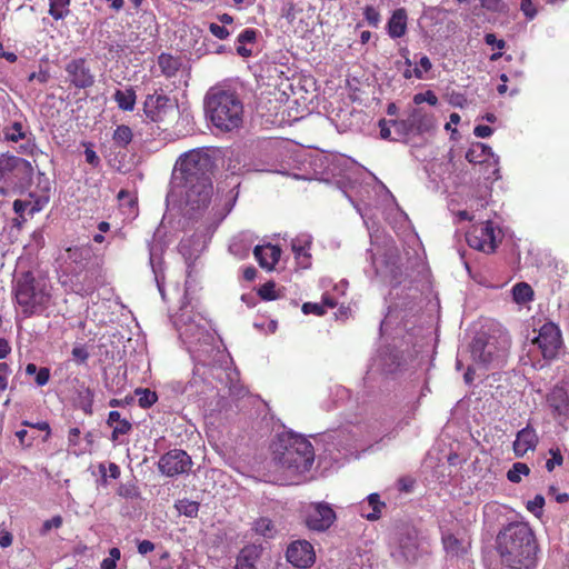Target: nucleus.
<instances>
[{
	"mask_svg": "<svg viewBox=\"0 0 569 569\" xmlns=\"http://www.w3.org/2000/svg\"><path fill=\"white\" fill-rule=\"evenodd\" d=\"M442 542L446 551L452 556H458L467 549V543L451 533L443 536Z\"/></svg>",
	"mask_w": 569,
	"mask_h": 569,
	"instance_id": "obj_27",
	"label": "nucleus"
},
{
	"mask_svg": "<svg viewBox=\"0 0 569 569\" xmlns=\"http://www.w3.org/2000/svg\"><path fill=\"white\" fill-rule=\"evenodd\" d=\"M176 507L181 515L187 517H196L199 511V503L187 499L179 500Z\"/></svg>",
	"mask_w": 569,
	"mask_h": 569,
	"instance_id": "obj_36",
	"label": "nucleus"
},
{
	"mask_svg": "<svg viewBox=\"0 0 569 569\" xmlns=\"http://www.w3.org/2000/svg\"><path fill=\"white\" fill-rule=\"evenodd\" d=\"M545 505V498L540 495H537L532 500L528 501L527 509L535 515H539Z\"/></svg>",
	"mask_w": 569,
	"mask_h": 569,
	"instance_id": "obj_44",
	"label": "nucleus"
},
{
	"mask_svg": "<svg viewBox=\"0 0 569 569\" xmlns=\"http://www.w3.org/2000/svg\"><path fill=\"white\" fill-rule=\"evenodd\" d=\"M532 342L539 347L543 358L552 359L557 356L562 343L560 330L552 322L545 323Z\"/></svg>",
	"mask_w": 569,
	"mask_h": 569,
	"instance_id": "obj_12",
	"label": "nucleus"
},
{
	"mask_svg": "<svg viewBox=\"0 0 569 569\" xmlns=\"http://www.w3.org/2000/svg\"><path fill=\"white\" fill-rule=\"evenodd\" d=\"M51 284L47 278L34 277L31 272L23 273L16 283V300L26 316L41 313L52 299Z\"/></svg>",
	"mask_w": 569,
	"mask_h": 569,
	"instance_id": "obj_4",
	"label": "nucleus"
},
{
	"mask_svg": "<svg viewBox=\"0 0 569 569\" xmlns=\"http://www.w3.org/2000/svg\"><path fill=\"white\" fill-rule=\"evenodd\" d=\"M253 530L264 538H273L277 532L274 525L268 518L258 519L253 525Z\"/></svg>",
	"mask_w": 569,
	"mask_h": 569,
	"instance_id": "obj_30",
	"label": "nucleus"
},
{
	"mask_svg": "<svg viewBox=\"0 0 569 569\" xmlns=\"http://www.w3.org/2000/svg\"><path fill=\"white\" fill-rule=\"evenodd\" d=\"M66 71L68 73L69 80L77 88L84 89L91 87L94 82V78L83 59H76L70 61L66 66Z\"/></svg>",
	"mask_w": 569,
	"mask_h": 569,
	"instance_id": "obj_17",
	"label": "nucleus"
},
{
	"mask_svg": "<svg viewBox=\"0 0 569 569\" xmlns=\"http://www.w3.org/2000/svg\"><path fill=\"white\" fill-rule=\"evenodd\" d=\"M257 32L253 29L243 30L237 38L238 43H252L256 41Z\"/></svg>",
	"mask_w": 569,
	"mask_h": 569,
	"instance_id": "obj_49",
	"label": "nucleus"
},
{
	"mask_svg": "<svg viewBox=\"0 0 569 569\" xmlns=\"http://www.w3.org/2000/svg\"><path fill=\"white\" fill-rule=\"evenodd\" d=\"M403 77L406 79H410L412 77H416L417 79H422V70L420 68H407L405 71H403Z\"/></svg>",
	"mask_w": 569,
	"mask_h": 569,
	"instance_id": "obj_60",
	"label": "nucleus"
},
{
	"mask_svg": "<svg viewBox=\"0 0 569 569\" xmlns=\"http://www.w3.org/2000/svg\"><path fill=\"white\" fill-rule=\"evenodd\" d=\"M108 425L113 427L112 440H117L120 435H126L131 430V423L126 419H121L118 411L109 412Z\"/></svg>",
	"mask_w": 569,
	"mask_h": 569,
	"instance_id": "obj_24",
	"label": "nucleus"
},
{
	"mask_svg": "<svg viewBox=\"0 0 569 569\" xmlns=\"http://www.w3.org/2000/svg\"><path fill=\"white\" fill-rule=\"evenodd\" d=\"M132 130L124 124L118 126L113 132V141L119 147H127L132 140Z\"/></svg>",
	"mask_w": 569,
	"mask_h": 569,
	"instance_id": "obj_31",
	"label": "nucleus"
},
{
	"mask_svg": "<svg viewBox=\"0 0 569 569\" xmlns=\"http://www.w3.org/2000/svg\"><path fill=\"white\" fill-rule=\"evenodd\" d=\"M12 535L0 527V547L8 548L12 545Z\"/></svg>",
	"mask_w": 569,
	"mask_h": 569,
	"instance_id": "obj_55",
	"label": "nucleus"
},
{
	"mask_svg": "<svg viewBox=\"0 0 569 569\" xmlns=\"http://www.w3.org/2000/svg\"><path fill=\"white\" fill-rule=\"evenodd\" d=\"M204 112L219 130L229 132L239 129L243 122V104L231 91L211 88L204 97Z\"/></svg>",
	"mask_w": 569,
	"mask_h": 569,
	"instance_id": "obj_2",
	"label": "nucleus"
},
{
	"mask_svg": "<svg viewBox=\"0 0 569 569\" xmlns=\"http://www.w3.org/2000/svg\"><path fill=\"white\" fill-rule=\"evenodd\" d=\"M413 102L416 104L427 102L430 106H436L438 103V98L432 91L428 90L426 92L415 94Z\"/></svg>",
	"mask_w": 569,
	"mask_h": 569,
	"instance_id": "obj_38",
	"label": "nucleus"
},
{
	"mask_svg": "<svg viewBox=\"0 0 569 569\" xmlns=\"http://www.w3.org/2000/svg\"><path fill=\"white\" fill-rule=\"evenodd\" d=\"M49 79V74L47 72H32L30 76H29V80L30 81H33V80H38L39 82L41 83H46Z\"/></svg>",
	"mask_w": 569,
	"mask_h": 569,
	"instance_id": "obj_64",
	"label": "nucleus"
},
{
	"mask_svg": "<svg viewBox=\"0 0 569 569\" xmlns=\"http://www.w3.org/2000/svg\"><path fill=\"white\" fill-rule=\"evenodd\" d=\"M336 513L326 502L311 503L307 510L306 523L309 529L327 530L335 521Z\"/></svg>",
	"mask_w": 569,
	"mask_h": 569,
	"instance_id": "obj_14",
	"label": "nucleus"
},
{
	"mask_svg": "<svg viewBox=\"0 0 569 569\" xmlns=\"http://www.w3.org/2000/svg\"><path fill=\"white\" fill-rule=\"evenodd\" d=\"M367 505L360 506V513L369 521H376L381 517V511L386 503L380 500L378 493H371L367 498Z\"/></svg>",
	"mask_w": 569,
	"mask_h": 569,
	"instance_id": "obj_22",
	"label": "nucleus"
},
{
	"mask_svg": "<svg viewBox=\"0 0 569 569\" xmlns=\"http://www.w3.org/2000/svg\"><path fill=\"white\" fill-rule=\"evenodd\" d=\"M280 249L274 246H256L254 258L262 268L271 270L280 259Z\"/></svg>",
	"mask_w": 569,
	"mask_h": 569,
	"instance_id": "obj_20",
	"label": "nucleus"
},
{
	"mask_svg": "<svg viewBox=\"0 0 569 569\" xmlns=\"http://www.w3.org/2000/svg\"><path fill=\"white\" fill-rule=\"evenodd\" d=\"M66 253L67 260L81 267H83L92 256L91 249L86 246L68 248Z\"/></svg>",
	"mask_w": 569,
	"mask_h": 569,
	"instance_id": "obj_25",
	"label": "nucleus"
},
{
	"mask_svg": "<svg viewBox=\"0 0 569 569\" xmlns=\"http://www.w3.org/2000/svg\"><path fill=\"white\" fill-rule=\"evenodd\" d=\"M274 283L273 282H267L259 289V296L263 300H274L277 299V295L274 292Z\"/></svg>",
	"mask_w": 569,
	"mask_h": 569,
	"instance_id": "obj_41",
	"label": "nucleus"
},
{
	"mask_svg": "<svg viewBox=\"0 0 569 569\" xmlns=\"http://www.w3.org/2000/svg\"><path fill=\"white\" fill-rule=\"evenodd\" d=\"M80 430L79 428H72L69 431L68 441L69 446H77L79 441Z\"/></svg>",
	"mask_w": 569,
	"mask_h": 569,
	"instance_id": "obj_62",
	"label": "nucleus"
},
{
	"mask_svg": "<svg viewBox=\"0 0 569 569\" xmlns=\"http://www.w3.org/2000/svg\"><path fill=\"white\" fill-rule=\"evenodd\" d=\"M11 369L6 362H0V393L8 388Z\"/></svg>",
	"mask_w": 569,
	"mask_h": 569,
	"instance_id": "obj_40",
	"label": "nucleus"
},
{
	"mask_svg": "<svg viewBox=\"0 0 569 569\" xmlns=\"http://www.w3.org/2000/svg\"><path fill=\"white\" fill-rule=\"evenodd\" d=\"M481 7L489 11H501L503 7L502 0H480Z\"/></svg>",
	"mask_w": 569,
	"mask_h": 569,
	"instance_id": "obj_51",
	"label": "nucleus"
},
{
	"mask_svg": "<svg viewBox=\"0 0 569 569\" xmlns=\"http://www.w3.org/2000/svg\"><path fill=\"white\" fill-rule=\"evenodd\" d=\"M390 123L399 138H406L410 134H420L435 128L432 114L420 108L412 109L406 119L392 120Z\"/></svg>",
	"mask_w": 569,
	"mask_h": 569,
	"instance_id": "obj_8",
	"label": "nucleus"
},
{
	"mask_svg": "<svg viewBox=\"0 0 569 569\" xmlns=\"http://www.w3.org/2000/svg\"><path fill=\"white\" fill-rule=\"evenodd\" d=\"M286 557L297 568H309L316 561L313 547L307 540L291 542L287 548Z\"/></svg>",
	"mask_w": 569,
	"mask_h": 569,
	"instance_id": "obj_15",
	"label": "nucleus"
},
{
	"mask_svg": "<svg viewBox=\"0 0 569 569\" xmlns=\"http://www.w3.org/2000/svg\"><path fill=\"white\" fill-rule=\"evenodd\" d=\"M213 161L203 149H194L182 154L176 164L173 181L211 180Z\"/></svg>",
	"mask_w": 569,
	"mask_h": 569,
	"instance_id": "obj_6",
	"label": "nucleus"
},
{
	"mask_svg": "<svg viewBox=\"0 0 569 569\" xmlns=\"http://www.w3.org/2000/svg\"><path fill=\"white\" fill-rule=\"evenodd\" d=\"M22 425L28 426V427H32V428H36V429H39V430H42V431H47V436L50 435V426L46 421H40V422H37V423H31L29 421H23Z\"/></svg>",
	"mask_w": 569,
	"mask_h": 569,
	"instance_id": "obj_59",
	"label": "nucleus"
},
{
	"mask_svg": "<svg viewBox=\"0 0 569 569\" xmlns=\"http://www.w3.org/2000/svg\"><path fill=\"white\" fill-rule=\"evenodd\" d=\"M136 395L139 397L138 402L139 406L142 408H149L151 407L158 399L154 391H151L150 389H137Z\"/></svg>",
	"mask_w": 569,
	"mask_h": 569,
	"instance_id": "obj_35",
	"label": "nucleus"
},
{
	"mask_svg": "<svg viewBox=\"0 0 569 569\" xmlns=\"http://www.w3.org/2000/svg\"><path fill=\"white\" fill-rule=\"evenodd\" d=\"M261 556V548L256 545L246 546L237 557L236 569H257L256 562Z\"/></svg>",
	"mask_w": 569,
	"mask_h": 569,
	"instance_id": "obj_21",
	"label": "nucleus"
},
{
	"mask_svg": "<svg viewBox=\"0 0 569 569\" xmlns=\"http://www.w3.org/2000/svg\"><path fill=\"white\" fill-rule=\"evenodd\" d=\"M498 552L502 565L510 569H532L536 545L530 528L523 523L509 525L498 536Z\"/></svg>",
	"mask_w": 569,
	"mask_h": 569,
	"instance_id": "obj_1",
	"label": "nucleus"
},
{
	"mask_svg": "<svg viewBox=\"0 0 569 569\" xmlns=\"http://www.w3.org/2000/svg\"><path fill=\"white\" fill-rule=\"evenodd\" d=\"M209 30L214 37L221 40L228 38L230 34L229 30L224 26H220L217 23H210Z\"/></svg>",
	"mask_w": 569,
	"mask_h": 569,
	"instance_id": "obj_48",
	"label": "nucleus"
},
{
	"mask_svg": "<svg viewBox=\"0 0 569 569\" xmlns=\"http://www.w3.org/2000/svg\"><path fill=\"white\" fill-rule=\"evenodd\" d=\"M302 311L306 315L313 313L317 316H322L326 312L325 306L319 303L306 302L302 306Z\"/></svg>",
	"mask_w": 569,
	"mask_h": 569,
	"instance_id": "obj_47",
	"label": "nucleus"
},
{
	"mask_svg": "<svg viewBox=\"0 0 569 569\" xmlns=\"http://www.w3.org/2000/svg\"><path fill=\"white\" fill-rule=\"evenodd\" d=\"M154 549V545L149 540H142L138 545V551L140 555H147Z\"/></svg>",
	"mask_w": 569,
	"mask_h": 569,
	"instance_id": "obj_58",
	"label": "nucleus"
},
{
	"mask_svg": "<svg viewBox=\"0 0 569 569\" xmlns=\"http://www.w3.org/2000/svg\"><path fill=\"white\" fill-rule=\"evenodd\" d=\"M31 207V203L28 202V201H23V200H19L17 199L14 202H13V210L16 213H18L20 216V218L22 219V221H24L23 217H22V213L27 210V208Z\"/></svg>",
	"mask_w": 569,
	"mask_h": 569,
	"instance_id": "obj_56",
	"label": "nucleus"
},
{
	"mask_svg": "<svg viewBox=\"0 0 569 569\" xmlns=\"http://www.w3.org/2000/svg\"><path fill=\"white\" fill-rule=\"evenodd\" d=\"M3 136L8 141L18 142L19 140L24 139L26 132L23 131L20 122H13L11 126L4 128Z\"/></svg>",
	"mask_w": 569,
	"mask_h": 569,
	"instance_id": "obj_32",
	"label": "nucleus"
},
{
	"mask_svg": "<svg viewBox=\"0 0 569 569\" xmlns=\"http://www.w3.org/2000/svg\"><path fill=\"white\" fill-rule=\"evenodd\" d=\"M33 168L31 163L22 158L9 154H0V180H8L10 177L19 181L31 180Z\"/></svg>",
	"mask_w": 569,
	"mask_h": 569,
	"instance_id": "obj_9",
	"label": "nucleus"
},
{
	"mask_svg": "<svg viewBox=\"0 0 569 569\" xmlns=\"http://www.w3.org/2000/svg\"><path fill=\"white\" fill-rule=\"evenodd\" d=\"M493 130L489 126L479 124L475 128L473 133L478 138H488L492 134Z\"/></svg>",
	"mask_w": 569,
	"mask_h": 569,
	"instance_id": "obj_54",
	"label": "nucleus"
},
{
	"mask_svg": "<svg viewBox=\"0 0 569 569\" xmlns=\"http://www.w3.org/2000/svg\"><path fill=\"white\" fill-rule=\"evenodd\" d=\"M213 192L211 180L201 181H172L169 196L180 194L184 197L186 206L190 210H201L210 203Z\"/></svg>",
	"mask_w": 569,
	"mask_h": 569,
	"instance_id": "obj_7",
	"label": "nucleus"
},
{
	"mask_svg": "<svg viewBox=\"0 0 569 569\" xmlns=\"http://www.w3.org/2000/svg\"><path fill=\"white\" fill-rule=\"evenodd\" d=\"M296 13L295 3L292 1H286L281 8V16L289 22H292L296 19Z\"/></svg>",
	"mask_w": 569,
	"mask_h": 569,
	"instance_id": "obj_42",
	"label": "nucleus"
},
{
	"mask_svg": "<svg viewBox=\"0 0 569 569\" xmlns=\"http://www.w3.org/2000/svg\"><path fill=\"white\" fill-rule=\"evenodd\" d=\"M190 467L191 459L188 453L177 449L163 455L158 462L159 470L168 477L188 472Z\"/></svg>",
	"mask_w": 569,
	"mask_h": 569,
	"instance_id": "obj_13",
	"label": "nucleus"
},
{
	"mask_svg": "<svg viewBox=\"0 0 569 569\" xmlns=\"http://www.w3.org/2000/svg\"><path fill=\"white\" fill-rule=\"evenodd\" d=\"M121 552L118 548H111L109 551V557L103 559L100 568L101 569H116L117 561L120 559Z\"/></svg>",
	"mask_w": 569,
	"mask_h": 569,
	"instance_id": "obj_37",
	"label": "nucleus"
},
{
	"mask_svg": "<svg viewBox=\"0 0 569 569\" xmlns=\"http://www.w3.org/2000/svg\"><path fill=\"white\" fill-rule=\"evenodd\" d=\"M66 8L50 3L49 13L56 19H62L64 17Z\"/></svg>",
	"mask_w": 569,
	"mask_h": 569,
	"instance_id": "obj_57",
	"label": "nucleus"
},
{
	"mask_svg": "<svg viewBox=\"0 0 569 569\" xmlns=\"http://www.w3.org/2000/svg\"><path fill=\"white\" fill-rule=\"evenodd\" d=\"M466 239L471 248L486 253L493 252L497 247L495 228L490 221L473 226Z\"/></svg>",
	"mask_w": 569,
	"mask_h": 569,
	"instance_id": "obj_10",
	"label": "nucleus"
},
{
	"mask_svg": "<svg viewBox=\"0 0 569 569\" xmlns=\"http://www.w3.org/2000/svg\"><path fill=\"white\" fill-rule=\"evenodd\" d=\"M71 353L73 360L80 365L86 363L87 360L89 359V351L82 345L74 346Z\"/></svg>",
	"mask_w": 569,
	"mask_h": 569,
	"instance_id": "obj_39",
	"label": "nucleus"
},
{
	"mask_svg": "<svg viewBox=\"0 0 569 569\" xmlns=\"http://www.w3.org/2000/svg\"><path fill=\"white\" fill-rule=\"evenodd\" d=\"M538 437L533 429L526 427L521 429L513 442V451L517 457H523L529 450H535Z\"/></svg>",
	"mask_w": 569,
	"mask_h": 569,
	"instance_id": "obj_19",
	"label": "nucleus"
},
{
	"mask_svg": "<svg viewBox=\"0 0 569 569\" xmlns=\"http://www.w3.org/2000/svg\"><path fill=\"white\" fill-rule=\"evenodd\" d=\"M143 110L151 121L164 122L177 113V106L167 96L153 93L147 97Z\"/></svg>",
	"mask_w": 569,
	"mask_h": 569,
	"instance_id": "obj_11",
	"label": "nucleus"
},
{
	"mask_svg": "<svg viewBox=\"0 0 569 569\" xmlns=\"http://www.w3.org/2000/svg\"><path fill=\"white\" fill-rule=\"evenodd\" d=\"M365 17L369 24L377 27L380 21V14L373 7H366Z\"/></svg>",
	"mask_w": 569,
	"mask_h": 569,
	"instance_id": "obj_50",
	"label": "nucleus"
},
{
	"mask_svg": "<svg viewBox=\"0 0 569 569\" xmlns=\"http://www.w3.org/2000/svg\"><path fill=\"white\" fill-rule=\"evenodd\" d=\"M512 297L515 302L521 305L532 300L533 290L526 282H519L512 288Z\"/></svg>",
	"mask_w": 569,
	"mask_h": 569,
	"instance_id": "obj_29",
	"label": "nucleus"
},
{
	"mask_svg": "<svg viewBox=\"0 0 569 569\" xmlns=\"http://www.w3.org/2000/svg\"><path fill=\"white\" fill-rule=\"evenodd\" d=\"M392 556L403 562H412L417 559L418 539L415 530L408 529L399 535L397 548L393 550Z\"/></svg>",
	"mask_w": 569,
	"mask_h": 569,
	"instance_id": "obj_16",
	"label": "nucleus"
},
{
	"mask_svg": "<svg viewBox=\"0 0 569 569\" xmlns=\"http://www.w3.org/2000/svg\"><path fill=\"white\" fill-rule=\"evenodd\" d=\"M114 100L122 110H132L136 103V93L132 89L117 90Z\"/></svg>",
	"mask_w": 569,
	"mask_h": 569,
	"instance_id": "obj_28",
	"label": "nucleus"
},
{
	"mask_svg": "<svg viewBox=\"0 0 569 569\" xmlns=\"http://www.w3.org/2000/svg\"><path fill=\"white\" fill-rule=\"evenodd\" d=\"M407 31V12L405 9H397L388 21V33L391 38H400Z\"/></svg>",
	"mask_w": 569,
	"mask_h": 569,
	"instance_id": "obj_23",
	"label": "nucleus"
},
{
	"mask_svg": "<svg viewBox=\"0 0 569 569\" xmlns=\"http://www.w3.org/2000/svg\"><path fill=\"white\" fill-rule=\"evenodd\" d=\"M485 42L488 46L496 47L498 49H503L506 47V41L502 39H497V37L493 33H487L485 36Z\"/></svg>",
	"mask_w": 569,
	"mask_h": 569,
	"instance_id": "obj_53",
	"label": "nucleus"
},
{
	"mask_svg": "<svg viewBox=\"0 0 569 569\" xmlns=\"http://www.w3.org/2000/svg\"><path fill=\"white\" fill-rule=\"evenodd\" d=\"M550 455L552 456L550 459L546 462V468L548 471H552L556 466L562 465L563 458L560 453V451L550 449Z\"/></svg>",
	"mask_w": 569,
	"mask_h": 569,
	"instance_id": "obj_43",
	"label": "nucleus"
},
{
	"mask_svg": "<svg viewBox=\"0 0 569 569\" xmlns=\"http://www.w3.org/2000/svg\"><path fill=\"white\" fill-rule=\"evenodd\" d=\"M50 379V370L49 368H40L39 371L36 373V383L40 387L48 383Z\"/></svg>",
	"mask_w": 569,
	"mask_h": 569,
	"instance_id": "obj_52",
	"label": "nucleus"
},
{
	"mask_svg": "<svg viewBox=\"0 0 569 569\" xmlns=\"http://www.w3.org/2000/svg\"><path fill=\"white\" fill-rule=\"evenodd\" d=\"M273 459L288 477H295L311 468L315 452L311 442L306 438L288 436L273 443Z\"/></svg>",
	"mask_w": 569,
	"mask_h": 569,
	"instance_id": "obj_3",
	"label": "nucleus"
},
{
	"mask_svg": "<svg viewBox=\"0 0 569 569\" xmlns=\"http://www.w3.org/2000/svg\"><path fill=\"white\" fill-rule=\"evenodd\" d=\"M158 66L166 77H172L180 68V61L167 53H161L158 57Z\"/></svg>",
	"mask_w": 569,
	"mask_h": 569,
	"instance_id": "obj_26",
	"label": "nucleus"
},
{
	"mask_svg": "<svg viewBox=\"0 0 569 569\" xmlns=\"http://www.w3.org/2000/svg\"><path fill=\"white\" fill-rule=\"evenodd\" d=\"M530 469L526 463L516 462L512 465L511 469L507 472V478L509 481L518 483L521 481L522 476L529 475Z\"/></svg>",
	"mask_w": 569,
	"mask_h": 569,
	"instance_id": "obj_33",
	"label": "nucleus"
},
{
	"mask_svg": "<svg viewBox=\"0 0 569 569\" xmlns=\"http://www.w3.org/2000/svg\"><path fill=\"white\" fill-rule=\"evenodd\" d=\"M466 159L471 163L492 166L495 168L493 173L498 172L496 168L498 158L495 156L491 148L482 142L473 143L467 151Z\"/></svg>",
	"mask_w": 569,
	"mask_h": 569,
	"instance_id": "obj_18",
	"label": "nucleus"
},
{
	"mask_svg": "<svg viewBox=\"0 0 569 569\" xmlns=\"http://www.w3.org/2000/svg\"><path fill=\"white\" fill-rule=\"evenodd\" d=\"M520 10L529 20H532L537 14V10L532 3V0H521Z\"/></svg>",
	"mask_w": 569,
	"mask_h": 569,
	"instance_id": "obj_46",
	"label": "nucleus"
},
{
	"mask_svg": "<svg viewBox=\"0 0 569 569\" xmlns=\"http://www.w3.org/2000/svg\"><path fill=\"white\" fill-rule=\"evenodd\" d=\"M432 64L430 59L427 56H422L418 62L416 68H420L422 70V74L428 72L431 69Z\"/></svg>",
	"mask_w": 569,
	"mask_h": 569,
	"instance_id": "obj_61",
	"label": "nucleus"
},
{
	"mask_svg": "<svg viewBox=\"0 0 569 569\" xmlns=\"http://www.w3.org/2000/svg\"><path fill=\"white\" fill-rule=\"evenodd\" d=\"M84 154H86V160L88 163H90L92 166H97L99 163V157L97 156V153L93 150L87 149Z\"/></svg>",
	"mask_w": 569,
	"mask_h": 569,
	"instance_id": "obj_63",
	"label": "nucleus"
},
{
	"mask_svg": "<svg viewBox=\"0 0 569 569\" xmlns=\"http://www.w3.org/2000/svg\"><path fill=\"white\" fill-rule=\"evenodd\" d=\"M306 246H309V242H306V244H302L297 240L292 241V244H291V248H292L296 259H298L299 263L302 264L303 267L309 266V259H310V254H309L308 248Z\"/></svg>",
	"mask_w": 569,
	"mask_h": 569,
	"instance_id": "obj_34",
	"label": "nucleus"
},
{
	"mask_svg": "<svg viewBox=\"0 0 569 569\" xmlns=\"http://www.w3.org/2000/svg\"><path fill=\"white\" fill-rule=\"evenodd\" d=\"M511 346L510 336L500 332L497 336H477L471 346L470 353L473 362L479 366H499L505 361Z\"/></svg>",
	"mask_w": 569,
	"mask_h": 569,
	"instance_id": "obj_5",
	"label": "nucleus"
},
{
	"mask_svg": "<svg viewBox=\"0 0 569 569\" xmlns=\"http://www.w3.org/2000/svg\"><path fill=\"white\" fill-rule=\"evenodd\" d=\"M62 526L61 516H54L53 518L46 520L41 528V535H47L52 528H60Z\"/></svg>",
	"mask_w": 569,
	"mask_h": 569,
	"instance_id": "obj_45",
	"label": "nucleus"
}]
</instances>
